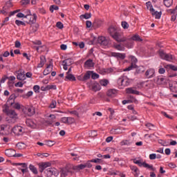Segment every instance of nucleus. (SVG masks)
<instances>
[{
    "label": "nucleus",
    "instance_id": "f257e3e1",
    "mask_svg": "<svg viewBox=\"0 0 177 177\" xmlns=\"http://www.w3.org/2000/svg\"><path fill=\"white\" fill-rule=\"evenodd\" d=\"M97 44H100L101 46H107V45H109V39L103 36H100L98 38L93 37L91 39V44L96 45Z\"/></svg>",
    "mask_w": 177,
    "mask_h": 177
},
{
    "label": "nucleus",
    "instance_id": "f03ea898",
    "mask_svg": "<svg viewBox=\"0 0 177 177\" xmlns=\"http://www.w3.org/2000/svg\"><path fill=\"white\" fill-rule=\"evenodd\" d=\"M133 68H136V72L134 73L135 75H138V74H142V73H145V71L146 70L143 66H138L136 64H131V66L124 68L123 71H131V70H133Z\"/></svg>",
    "mask_w": 177,
    "mask_h": 177
},
{
    "label": "nucleus",
    "instance_id": "7ed1b4c3",
    "mask_svg": "<svg viewBox=\"0 0 177 177\" xmlns=\"http://www.w3.org/2000/svg\"><path fill=\"white\" fill-rule=\"evenodd\" d=\"M5 109L3 110V113L7 114L8 117H10V118H16L17 117V113H16V111L14 110H9V106H8V104H6Z\"/></svg>",
    "mask_w": 177,
    "mask_h": 177
},
{
    "label": "nucleus",
    "instance_id": "20e7f679",
    "mask_svg": "<svg viewBox=\"0 0 177 177\" xmlns=\"http://www.w3.org/2000/svg\"><path fill=\"white\" fill-rule=\"evenodd\" d=\"M112 38L114 39L116 42H127V41H128V39L125 37H122V34L118 31L112 36Z\"/></svg>",
    "mask_w": 177,
    "mask_h": 177
},
{
    "label": "nucleus",
    "instance_id": "39448f33",
    "mask_svg": "<svg viewBox=\"0 0 177 177\" xmlns=\"http://www.w3.org/2000/svg\"><path fill=\"white\" fill-rule=\"evenodd\" d=\"M132 41H137L138 42H142V41H143V39H142L140 38V36H139L138 35H135L133 36H132L130 39H127V46H132Z\"/></svg>",
    "mask_w": 177,
    "mask_h": 177
},
{
    "label": "nucleus",
    "instance_id": "423d86ee",
    "mask_svg": "<svg viewBox=\"0 0 177 177\" xmlns=\"http://www.w3.org/2000/svg\"><path fill=\"white\" fill-rule=\"evenodd\" d=\"M118 83L121 86H128L129 85V79L127 77H121L118 80Z\"/></svg>",
    "mask_w": 177,
    "mask_h": 177
},
{
    "label": "nucleus",
    "instance_id": "0eeeda50",
    "mask_svg": "<svg viewBox=\"0 0 177 177\" xmlns=\"http://www.w3.org/2000/svg\"><path fill=\"white\" fill-rule=\"evenodd\" d=\"M50 165H52V164L49 162L39 163V172L42 174V172H44V171H45V169H46L48 167H50Z\"/></svg>",
    "mask_w": 177,
    "mask_h": 177
},
{
    "label": "nucleus",
    "instance_id": "6e6552de",
    "mask_svg": "<svg viewBox=\"0 0 177 177\" xmlns=\"http://www.w3.org/2000/svg\"><path fill=\"white\" fill-rule=\"evenodd\" d=\"M12 131L15 135H17V136L23 135V127H21V126H15L12 128Z\"/></svg>",
    "mask_w": 177,
    "mask_h": 177
},
{
    "label": "nucleus",
    "instance_id": "1a4fd4ad",
    "mask_svg": "<svg viewBox=\"0 0 177 177\" xmlns=\"http://www.w3.org/2000/svg\"><path fill=\"white\" fill-rule=\"evenodd\" d=\"M111 56L113 57H115L118 60H124L125 57H127V55L125 53H111Z\"/></svg>",
    "mask_w": 177,
    "mask_h": 177
},
{
    "label": "nucleus",
    "instance_id": "9d476101",
    "mask_svg": "<svg viewBox=\"0 0 177 177\" xmlns=\"http://www.w3.org/2000/svg\"><path fill=\"white\" fill-rule=\"evenodd\" d=\"M155 74H156V71L154 70V68H149L145 72V75L146 78L149 79V78H153Z\"/></svg>",
    "mask_w": 177,
    "mask_h": 177
},
{
    "label": "nucleus",
    "instance_id": "9b49d317",
    "mask_svg": "<svg viewBox=\"0 0 177 177\" xmlns=\"http://www.w3.org/2000/svg\"><path fill=\"white\" fill-rule=\"evenodd\" d=\"M37 14H32L30 15V19L29 20H25V23H27V24H35L37 23Z\"/></svg>",
    "mask_w": 177,
    "mask_h": 177
},
{
    "label": "nucleus",
    "instance_id": "f8f14e48",
    "mask_svg": "<svg viewBox=\"0 0 177 177\" xmlns=\"http://www.w3.org/2000/svg\"><path fill=\"white\" fill-rule=\"evenodd\" d=\"M18 95H16V94L13 93L11 94L7 101V104H9L10 106H12L15 104V100L17 98Z\"/></svg>",
    "mask_w": 177,
    "mask_h": 177
},
{
    "label": "nucleus",
    "instance_id": "ddd939ff",
    "mask_svg": "<svg viewBox=\"0 0 177 177\" xmlns=\"http://www.w3.org/2000/svg\"><path fill=\"white\" fill-rule=\"evenodd\" d=\"M118 91L116 89L111 88L106 91V96L108 97H115L117 96Z\"/></svg>",
    "mask_w": 177,
    "mask_h": 177
},
{
    "label": "nucleus",
    "instance_id": "4468645a",
    "mask_svg": "<svg viewBox=\"0 0 177 177\" xmlns=\"http://www.w3.org/2000/svg\"><path fill=\"white\" fill-rule=\"evenodd\" d=\"M169 85L170 91L171 92H174V93H177V82L173 81L170 82Z\"/></svg>",
    "mask_w": 177,
    "mask_h": 177
},
{
    "label": "nucleus",
    "instance_id": "2eb2a0df",
    "mask_svg": "<svg viewBox=\"0 0 177 177\" xmlns=\"http://www.w3.org/2000/svg\"><path fill=\"white\" fill-rule=\"evenodd\" d=\"M91 91H93V92H97L100 91V89H102V88L100 87V84H99V83L97 82L93 83L91 85Z\"/></svg>",
    "mask_w": 177,
    "mask_h": 177
},
{
    "label": "nucleus",
    "instance_id": "dca6fc26",
    "mask_svg": "<svg viewBox=\"0 0 177 177\" xmlns=\"http://www.w3.org/2000/svg\"><path fill=\"white\" fill-rule=\"evenodd\" d=\"M18 73L17 80H19V81H24V80H26V74L24 73V71H21V69H19Z\"/></svg>",
    "mask_w": 177,
    "mask_h": 177
},
{
    "label": "nucleus",
    "instance_id": "f3484780",
    "mask_svg": "<svg viewBox=\"0 0 177 177\" xmlns=\"http://www.w3.org/2000/svg\"><path fill=\"white\" fill-rule=\"evenodd\" d=\"M118 32V28L115 26H110L108 28V32L111 35V37H113L115 33Z\"/></svg>",
    "mask_w": 177,
    "mask_h": 177
},
{
    "label": "nucleus",
    "instance_id": "a211bd4d",
    "mask_svg": "<svg viewBox=\"0 0 177 177\" xmlns=\"http://www.w3.org/2000/svg\"><path fill=\"white\" fill-rule=\"evenodd\" d=\"M26 124L28 127H30V128H37V123L31 119H27L26 121Z\"/></svg>",
    "mask_w": 177,
    "mask_h": 177
},
{
    "label": "nucleus",
    "instance_id": "6ab92c4d",
    "mask_svg": "<svg viewBox=\"0 0 177 177\" xmlns=\"http://www.w3.org/2000/svg\"><path fill=\"white\" fill-rule=\"evenodd\" d=\"M103 24V21L100 19H95L93 22V27L95 28H99V27H102Z\"/></svg>",
    "mask_w": 177,
    "mask_h": 177
},
{
    "label": "nucleus",
    "instance_id": "aec40b11",
    "mask_svg": "<svg viewBox=\"0 0 177 177\" xmlns=\"http://www.w3.org/2000/svg\"><path fill=\"white\" fill-rule=\"evenodd\" d=\"M93 66H95V64L93 63V60L91 59L86 60L84 62V67L86 68H91V67H93Z\"/></svg>",
    "mask_w": 177,
    "mask_h": 177
},
{
    "label": "nucleus",
    "instance_id": "412c9836",
    "mask_svg": "<svg viewBox=\"0 0 177 177\" xmlns=\"http://www.w3.org/2000/svg\"><path fill=\"white\" fill-rule=\"evenodd\" d=\"M50 66H53V60H50L49 65L47 66L46 68L44 71L43 74L44 75H48V74H50V70H49Z\"/></svg>",
    "mask_w": 177,
    "mask_h": 177
},
{
    "label": "nucleus",
    "instance_id": "4be33fe9",
    "mask_svg": "<svg viewBox=\"0 0 177 177\" xmlns=\"http://www.w3.org/2000/svg\"><path fill=\"white\" fill-rule=\"evenodd\" d=\"M15 153H16V150L13 149H6L5 151V154L7 157H14Z\"/></svg>",
    "mask_w": 177,
    "mask_h": 177
},
{
    "label": "nucleus",
    "instance_id": "5701e85b",
    "mask_svg": "<svg viewBox=\"0 0 177 177\" xmlns=\"http://www.w3.org/2000/svg\"><path fill=\"white\" fill-rule=\"evenodd\" d=\"M27 114L29 117H32L35 114V108L33 106H28L27 108Z\"/></svg>",
    "mask_w": 177,
    "mask_h": 177
},
{
    "label": "nucleus",
    "instance_id": "b1692460",
    "mask_svg": "<svg viewBox=\"0 0 177 177\" xmlns=\"http://www.w3.org/2000/svg\"><path fill=\"white\" fill-rule=\"evenodd\" d=\"M126 93L132 95H140V92L136 90H133L132 87L126 88Z\"/></svg>",
    "mask_w": 177,
    "mask_h": 177
},
{
    "label": "nucleus",
    "instance_id": "393cba45",
    "mask_svg": "<svg viewBox=\"0 0 177 177\" xmlns=\"http://www.w3.org/2000/svg\"><path fill=\"white\" fill-rule=\"evenodd\" d=\"M46 63V58L45 57L44 55H41L40 56V62L38 64L37 67L41 68L44 67V65Z\"/></svg>",
    "mask_w": 177,
    "mask_h": 177
},
{
    "label": "nucleus",
    "instance_id": "a878e982",
    "mask_svg": "<svg viewBox=\"0 0 177 177\" xmlns=\"http://www.w3.org/2000/svg\"><path fill=\"white\" fill-rule=\"evenodd\" d=\"M151 13L152 16H155V19H161V15H162L161 11L158 12L156 11V10H154V11H151Z\"/></svg>",
    "mask_w": 177,
    "mask_h": 177
},
{
    "label": "nucleus",
    "instance_id": "bb28decb",
    "mask_svg": "<svg viewBox=\"0 0 177 177\" xmlns=\"http://www.w3.org/2000/svg\"><path fill=\"white\" fill-rule=\"evenodd\" d=\"M139 167H144V168H148L149 169H151L152 171L153 170V165H150L147 163H146V162H144L142 163V162H140V163L138 164Z\"/></svg>",
    "mask_w": 177,
    "mask_h": 177
},
{
    "label": "nucleus",
    "instance_id": "cd10ccee",
    "mask_svg": "<svg viewBox=\"0 0 177 177\" xmlns=\"http://www.w3.org/2000/svg\"><path fill=\"white\" fill-rule=\"evenodd\" d=\"M139 167H144V168H148L149 169H151L152 171L153 170V165H150L147 163H146V162H144L142 163V162H140V163L138 164Z\"/></svg>",
    "mask_w": 177,
    "mask_h": 177
},
{
    "label": "nucleus",
    "instance_id": "c85d7f7f",
    "mask_svg": "<svg viewBox=\"0 0 177 177\" xmlns=\"http://www.w3.org/2000/svg\"><path fill=\"white\" fill-rule=\"evenodd\" d=\"M92 73H93V71H88L84 74V75L82 78V81H86V80H89V78H91V75H92Z\"/></svg>",
    "mask_w": 177,
    "mask_h": 177
},
{
    "label": "nucleus",
    "instance_id": "c756f323",
    "mask_svg": "<svg viewBox=\"0 0 177 177\" xmlns=\"http://www.w3.org/2000/svg\"><path fill=\"white\" fill-rule=\"evenodd\" d=\"M75 76L73 74H68L65 77V81H76Z\"/></svg>",
    "mask_w": 177,
    "mask_h": 177
},
{
    "label": "nucleus",
    "instance_id": "7c9ffc66",
    "mask_svg": "<svg viewBox=\"0 0 177 177\" xmlns=\"http://www.w3.org/2000/svg\"><path fill=\"white\" fill-rule=\"evenodd\" d=\"M48 175L52 176L53 175H56V169L55 168H48L46 169Z\"/></svg>",
    "mask_w": 177,
    "mask_h": 177
},
{
    "label": "nucleus",
    "instance_id": "2f4dec72",
    "mask_svg": "<svg viewBox=\"0 0 177 177\" xmlns=\"http://www.w3.org/2000/svg\"><path fill=\"white\" fill-rule=\"evenodd\" d=\"M163 3L166 8H171L174 3V0H163Z\"/></svg>",
    "mask_w": 177,
    "mask_h": 177
},
{
    "label": "nucleus",
    "instance_id": "473e14b6",
    "mask_svg": "<svg viewBox=\"0 0 177 177\" xmlns=\"http://www.w3.org/2000/svg\"><path fill=\"white\" fill-rule=\"evenodd\" d=\"M165 80V79L162 77V76H158L154 79V81H156L159 85H161V84L164 82Z\"/></svg>",
    "mask_w": 177,
    "mask_h": 177
},
{
    "label": "nucleus",
    "instance_id": "72a5a7b5",
    "mask_svg": "<svg viewBox=\"0 0 177 177\" xmlns=\"http://www.w3.org/2000/svg\"><path fill=\"white\" fill-rule=\"evenodd\" d=\"M29 169L35 175H38V169H37V167L32 165H29Z\"/></svg>",
    "mask_w": 177,
    "mask_h": 177
},
{
    "label": "nucleus",
    "instance_id": "f704fd0d",
    "mask_svg": "<svg viewBox=\"0 0 177 177\" xmlns=\"http://www.w3.org/2000/svg\"><path fill=\"white\" fill-rule=\"evenodd\" d=\"M111 133L113 135H120V133H122V131H121V129H112L111 130Z\"/></svg>",
    "mask_w": 177,
    "mask_h": 177
},
{
    "label": "nucleus",
    "instance_id": "c9c22d12",
    "mask_svg": "<svg viewBox=\"0 0 177 177\" xmlns=\"http://www.w3.org/2000/svg\"><path fill=\"white\" fill-rule=\"evenodd\" d=\"M130 98L133 99V101H131V100H124L122 102V104H127V103H132V102H134V103H138V101L133 97L130 96Z\"/></svg>",
    "mask_w": 177,
    "mask_h": 177
},
{
    "label": "nucleus",
    "instance_id": "e433bc0d",
    "mask_svg": "<svg viewBox=\"0 0 177 177\" xmlns=\"http://www.w3.org/2000/svg\"><path fill=\"white\" fill-rule=\"evenodd\" d=\"M100 85H101V86H107L109 85V80L107 79L100 80Z\"/></svg>",
    "mask_w": 177,
    "mask_h": 177
},
{
    "label": "nucleus",
    "instance_id": "4c0bfd02",
    "mask_svg": "<svg viewBox=\"0 0 177 177\" xmlns=\"http://www.w3.org/2000/svg\"><path fill=\"white\" fill-rule=\"evenodd\" d=\"M80 19H86V20H88V19H91V17H92V14L86 12L85 14L80 15Z\"/></svg>",
    "mask_w": 177,
    "mask_h": 177
},
{
    "label": "nucleus",
    "instance_id": "58836bf2",
    "mask_svg": "<svg viewBox=\"0 0 177 177\" xmlns=\"http://www.w3.org/2000/svg\"><path fill=\"white\" fill-rule=\"evenodd\" d=\"M75 122V119L72 117H68L67 118V124L68 125H71Z\"/></svg>",
    "mask_w": 177,
    "mask_h": 177
},
{
    "label": "nucleus",
    "instance_id": "ea45409f",
    "mask_svg": "<svg viewBox=\"0 0 177 177\" xmlns=\"http://www.w3.org/2000/svg\"><path fill=\"white\" fill-rule=\"evenodd\" d=\"M62 63L66 64L67 66H71L73 64V59L68 58L62 62Z\"/></svg>",
    "mask_w": 177,
    "mask_h": 177
},
{
    "label": "nucleus",
    "instance_id": "a19ab883",
    "mask_svg": "<svg viewBox=\"0 0 177 177\" xmlns=\"http://www.w3.org/2000/svg\"><path fill=\"white\" fill-rule=\"evenodd\" d=\"M158 52H159L160 57L161 59H163L164 60V59H165V56H167V53H165L163 50H159Z\"/></svg>",
    "mask_w": 177,
    "mask_h": 177
},
{
    "label": "nucleus",
    "instance_id": "79ce46f5",
    "mask_svg": "<svg viewBox=\"0 0 177 177\" xmlns=\"http://www.w3.org/2000/svg\"><path fill=\"white\" fill-rule=\"evenodd\" d=\"M146 6H147V8L149 9V6L150 7V12H154V9L153 8V5H151V1H147L146 3Z\"/></svg>",
    "mask_w": 177,
    "mask_h": 177
},
{
    "label": "nucleus",
    "instance_id": "37998d69",
    "mask_svg": "<svg viewBox=\"0 0 177 177\" xmlns=\"http://www.w3.org/2000/svg\"><path fill=\"white\" fill-rule=\"evenodd\" d=\"M122 27L124 29V30H128V28H129V24H128V22L124 21H122Z\"/></svg>",
    "mask_w": 177,
    "mask_h": 177
},
{
    "label": "nucleus",
    "instance_id": "c03bdc74",
    "mask_svg": "<svg viewBox=\"0 0 177 177\" xmlns=\"http://www.w3.org/2000/svg\"><path fill=\"white\" fill-rule=\"evenodd\" d=\"M129 58L131 60V64H136V63H138V59L136 58V57L131 55Z\"/></svg>",
    "mask_w": 177,
    "mask_h": 177
},
{
    "label": "nucleus",
    "instance_id": "a18cd8bd",
    "mask_svg": "<svg viewBox=\"0 0 177 177\" xmlns=\"http://www.w3.org/2000/svg\"><path fill=\"white\" fill-rule=\"evenodd\" d=\"M91 162H95V164H102L103 162V160L100 158H95L91 160Z\"/></svg>",
    "mask_w": 177,
    "mask_h": 177
},
{
    "label": "nucleus",
    "instance_id": "49530a36",
    "mask_svg": "<svg viewBox=\"0 0 177 177\" xmlns=\"http://www.w3.org/2000/svg\"><path fill=\"white\" fill-rule=\"evenodd\" d=\"M113 48H115V49H117V50H124V48L121 46V44H115L113 46Z\"/></svg>",
    "mask_w": 177,
    "mask_h": 177
},
{
    "label": "nucleus",
    "instance_id": "de8ad7c7",
    "mask_svg": "<svg viewBox=\"0 0 177 177\" xmlns=\"http://www.w3.org/2000/svg\"><path fill=\"white\" fill-rule=\"evenodd\" d=\"M54 10H59V6L55 5L50 6V12H51V13H53Z\"/></svg>",
    "mask_w": 177,
    "mask_h": 177
},
{
    "label": "nucleus",
    "instance_id": "09e8293b",
    "mask_svg": "<svg viewBox=\"0 0 177 177\" xmlns=\"http://www.w3.org/2000/svg\"><path fill=\"white\" fill-rule=\"evenodd\" d=\"M46 145L49 146V147H52L55 145V142L52 140H46L45 141Z\"/></svg>",
    "mask_w": 177,
    "mask_h": 177
},
{
    "label": "nucleus",
    "instance_id": "8fccbe9b",
    "mask_svg": "<svg viewBox=\"0 0 177 177\" xmlns=\"http://www.w3.org/2000/svg\"><path fill=\"white\" fill-rule=\"evenodd\" d=\"M56 27H57V28H59V30H62V29L64 28V25H63V23H62V21H58V22H57V24H56Z\"/></svg>",
    "mask_w": 177,
    "mask_h": 177
},
{
    "label": "nucleus",
    "instance_id": "3c124183",
    "mask_svg": "<svg viewBox=\"0 0 177 177\" xmlns=\"http://www.w3.org/2000/svg\"><path fill=\"white\" fill-rule=\"evenodd\" d=\"M85 168V165H82V164H80L79 165H77L74 167V169H78L79 171L80 169H84Z\"/></svg>",
    "mask_w": 177,
    "mask_h": 177
},
{
    "label": "nucleus",
    "instance_id": "603ef678",
    "mask_svg": "<svg viewBox=\"0 0 177 177\" xmlns=\"http://www.w3.org/2000/svg\"><path fill=\"white\" fill-rule=\"evenodd\" d=\"M167 67H169L170 70H172L173 71H177V66L172 65V64H168L167 65Z\"/></svg>",
    "mask_w": 177,
    "mask_h": 177
},
{
    "label": "nucleus",
    "instance_id": "864d4df0",
    "mask_svg": "<svg viewBox=\"0 0 177 177\" xmlns=\"http://www.w3.org/2000/svg\"><path fill=\"white\" fill-rule=\"evenodd\" d=\"M172 55L166 54V56L165 57L164 60H167V62H171L172 60Z\"/></svg>",
    "mask_w": 177,
    "mask_h": 177
},
{
    "label": "nucleus",
    "instance_id": "5fc2aeb1",
    "mask_svg": "<svg viewBox=\"0 0 177 177\" xmlns=\"http://www.w3.org/2000/svg\"><path fill=\"white\" fill-rule=\"evenodd\" d=\"M120 145H121V146H125V145H131V142H129V140H123L120 142Z\"/></svg>",
    "mask_w": 177,
    "mask_h": 177
},
{
    "label": "nucleus",
    "instance_id": "6e6d98bb",
    "mask_svg": "<svg viewBox=\"0 0 177 177\" xmlns=\"http://www.w3.org/2000/svg\"><path fill=\"white\" fill-rule=\"evenodd\" d=\"M20 3L21 6H26V5H28L30 3V0H21Z\"/></svg>",
    "mask_w": 177,
    "mask_h": 177
},
{
    "label": "nucleus",
    "instance_id": "4d7b16f0",
    "mask_svg": "<svg viewBox=\"0 0 177 177\" xmlns=\"http://www.w3.org/2000/svg\"><path fill=\"white\" fill-rule=\"evenodd\" d=\"M24 143L23 142H18L17 144V147L19 149V150H21L22 149H24Z\"/></svg>",
    "mask_w": 177,
    "mask_h": 177
},
{
    "label": "nucleus",
    "instance_id": "13d9d810",
    "mask_svg": "<svg viewBox=\"0 0 177 177\" xmlns=\"http://www.w3.org/2000/svg\"><path fill=\"white\" fill-rule=\"evenodd\" d=\"M89 135L92 138H95V136H97V131L93 130L89 133Z\"/></svg>",
    "mask_w": 177,
    "mask_h": 177
},
{
    "label": "nucleus",
    "instance_id": "bf43d9fd",
    "mask_svg": "<svg viewBox=\"0 0 177 177\" xmlns=\"http://www.w3.org/2000/svg\"><path fill=\"white\" fill-rule=\"evenodd\" d=\"M15 24H17V26H26V23L19 19L15 21Z\"/></svg>",
    "mask_w": 177,
    "mask_h": 177
},
{
    "label": "nucleus",
    "instance_id": "052dcab7",
    "mask_svg": "<svg viewBox=\"0 0 177 177\" xmlns=\"http://www.w3.org/2000/svg\"><path fill=\"white\" fill-rule=\"evenodd\" d=\"M12 106L14 109H16V110H20V109H21V106L19 104V102H17V103L14 102Z\"/></svg>",
    "mask_w": 177,
    "mask_h": 177
},
{
    "label": "nucleus",
    "instance_id": "680f3d73",
    "mask_svg": "<svg viewBox=\"0 0 177 177\" xmlns=\"http://www.w3.org/2000/svg\"><path fill=\"white\" fill-rule=\"evenodd\" d=\"M40 87L39 85H35L33 86V91L35 93H39Z\"/></svg>",
    "mask_w": 177,
    "mask_h": 177
},
{
    "label": "nucleus",
    "instance_id": "e2e57ef3",
    "mask_svg": "<svg viewBox=\"0 0 177 177\" xmlns=\"http://www.w3.org/2000/svg\"><path fill=\"white\" fill-rule=\"evenodd\" d=\"M92 161L88 160L86 164H84V167L85 168H92Z\"/></svg>",
    "mask_w": 177,
    "mask_h": 177
},
{
    "label": "nucleus",
    "instance_id": "0e129e2a",
    "mask_svg": "<svg viewBox=\"0 0 177 177\" xmlns=\"http://www.w3.org/2000/svg\"><path fill=\"white\" fill-rule=\"evenodd\" d=\"M30 28H32V32H37V31L38 30V25L31 26Z\"/></svg>",
    "mask_w": 177,
    "mask_h": 177
},
{
    "label": "nucleus",
    "instance_id": "69168bd1",
    "mask_svg": "<svg viewBox=\"0 0 177 177\" xmlns=\"http://www.w3.org/2000/svg\"><path fill=\"white\" fill-rule=\"evenodd\" d=\"M91 78L93 80H97V78H99V74H97L96 73H91Z\"/></svg>",
    "mask_w": 177,
    "mask_h": 177
},
{
    "label": "nucleus",
    "instance_id": "338daca9",
    "mask_svg": "<svg viewBox=\"0 0 177 177\" xmlns=\"http://www.w3.org/2000/svg\"><path fill=\"white\" fill-rule=\"evenodd\" d=\"M46 88L47 91H50V89H56V85H47Z\"/></svg>",
    "mask_w": 177,
    "mask_h": 177
},
{
    "label": "nucleus",
    "instance_id": "774afa93",
    "mask_svg": "<svg viewBox=\"0 0 177 177\" xmlns=\"http://www.w3.org/2000/svg\"><path fill=\"white\" fill-rule=\"evenodd\" d=\"M113 71H114V69H113V68H106V69H104V73H113Z\"/></svg>",
    "mask_w": 177,
    "mask_h": 177
}]
</instances>
